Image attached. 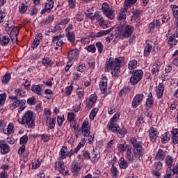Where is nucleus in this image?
Wrapping results in <instances>:
<instances>
[{"instance_id": "b1692460", "label": "nucleus", "mask_w": 178, "mask_h": 178, "mask_svg": "<svg viewBox=\"0 0 178 178\" xmlns=\"http://www.w3.org/2000/svg\"><path fill=\"white\" fill-rule=\"evenodd\" d=\"M165 152L162 149H159L156 154V159L163 161L165 159Z\"/></svg>"}, {"instance_id": "f8f14e48", "label": "nucleus", "mask_w": 178, "mask_h": 178, "mask_svg": "<svg viewBox=\"0 0 178 178\" xmlns=\"http://www.w3.org/2000/svg\"><path fill=\"white\" fill-rule=\"evenodd\" d=\"M0 151L2 155H6L10 152V147L4 140H0Z\"/></svg>"}, {"instance_id": "09e8293b", "label": "nucleus", "mask_w": 178, "mask_h": 178, "mask_svg": "<svg viewBox=\"0 0 178 178\" xmlns=\"http://www.w3.org/2000/svg\"><path fill=\"white\" fill-rule=\"evenodd\" d=\"M133 15H132V19H138L140 17V15H141V10H135L133 11Z\"/></svg>"}, {"instance_id": "9d476101", "label": "nucleus", "mask_w": 178, "mask_h": 178, "mask_svg": "<svg viewBox=\"0 0 178 178\" xmlns=\"http://www.w3.org/2000/svg\"><path fill=\"white\" fill-rule=\"evenodd\" d=\"M31 91L39 95L40 97L42 96L44 93V85L39 84V85H32L31 86Z\"/></svg>"}, {"instance_id": "4be33fe9", "label": "nucleus", "mask_w": 178, "mask_h": 178, "mask_svg": "<svg viewBox=\"0 0 178 178\" xmlns=\"http://www.w3.org/2000/svg\"><path fill=\"white\" fill-rule=\"evenodd\" d=\"M28 3L27 1H24L19 6V12L22 15H24L26 12H27L28 8Z\"/></svg>"}, {"instance_id": "8fccbe9b", "label": "nucleus", "mask_w": 178, "mask_h": 178, "mask_svg": "<svg viewBox=\"0 0 178 178\" xmlns=\"http://www.w3.org/2000/svg\"><path fill=\"white\" fill-rule=\"evenodd\" d=\"M10 74H6L3 79H2V83L3 84H6L7 83H9V81L10 80Z\"/></svg>"}, {"instance_id": "393cba45", "label": "nucleus", "mask_w": 178, "mask_h": 178, "mask_svg": "<svg viewBox=\"0 0 178 178\" xmlns=\"http://www.w3.org/2000/svg\"><path fill=\"white\" fill-rule=\"evenodd\" d=\"M127 7H124L122 10L119 13L118 19L119 20H122L124 22L126 20V13L127 12Z\"/></svg>"}, {"instance_id": "7ed1b4c3", "label": "nucleus", "mask_w": 178, "mask_h": 178, "mask_svg": "<svg viewBox=\"0 0 178 178\" xmlns=\"http://www.w3.org/2000/svg\"><path fill=\"white\" fill-rule=\"evenodd\" d=\"M122 60L119 58H115V61L113 59L110 58L108 61L106 62L105 72H111L113 76H118L120 72V64Z\"/></svg>"}, {"instance_id": "0eeeda50", "label": "nucleus", "mask_w": 178, "mask_h": 178, "mask_svg": "<svg viewBox=\"0 0 178 178\" xmlns=\"http://www.w3.org/2000/svg\"><path fill=\"white\" fill-rule=\"evenodd\" d=\"M81 133H83L84 137H90V124L88 123V121H85L82 124V127L81 129H79L78 134H80Z\"/></svg>"}, {"instance_id": "cd10ccee", "label": "nucleus", "mask_w": 178, "mask_h": 178, "mask_svg": "<svg viewBox=\"0 0 178 178\" xmlns=\"http://www.w3.org/2000/svg\"><path fill=\"white\" fill-rule=\"evenodd\" d=\"M136 3H137V0H125L124 6L125 8H127L128 9H130V8L136 5Z\"/></svg>"}, {"instance_id": "2f4dec72", "label": "nucleus", "mask_w": 178, "mask_h": 178, "mask_svg": "<svg viewBox=\"0 0 178 178\" xmlns=\"http://www.w3.org/2000/svg\"><path fill=\"white\" fill-rule=\"evenodd\" d=\"M13 123H10L8 126L7 130L3 129V133L4 134H12V131H13L14 129Z\"/></svg>"}, {"instance_id": "5701e85b", "label": "nucleus", "mask_w": 178, "mask_h": 178, "mask_svg": "<svg viewBox=\"0 0 178 178\" xmlns=\"http://www.w3.org/2000/svg\"><path fill=\"white\" fill-rule=\"evenodd\" d=\"M127 134V131L124 127H119L116 132V134L119 138H123V137H124V136H126Z\"/></svg>"}, {"instance_id": "de8ad7c7", "label": "nucleus", "mask_w": 178, "mask_h": 178, "mask_svg": "<svg viewBox=\"0 0 178 178\" xmlns=\"http://www.w3.org/2000/svg\"><path fill=\"white\" fill-rule=\"evenodd\" d=\"M170 8H171V9L172 10V13H173L174 17L175 18L177 17V15H178V6H176V5H171Z\"/></svg>"}, {"instance_id": "4d7b16f0", "label": "nucleus", "mask_w": 178, "mask_h": 178, "mask_svg": "<svg viewBox=\"0 0 178 178\" xmlns=\"http://www.w3.org/2000/svg\"><path fill=\"white\" fill-rule=\"evenodd\" d=\"M63 122H65V118L63 115L57 117V123L60 127L63 124Z\"/></svg>"}, {"instance_id": "864d4df0", "label": "nucleus", "mask_w": 178, "mask_h": 178, "mask_svg": "<svg viewBox=\"0 0 178 178\" xmlns=\"http://www.w3.org/2000/svg\"><path fill=\"white\" fill-rule=\"evenodd\" d=\"M28 141H29V136H27V134L23 136L20 138V144H22V145H24V144H27Z\"/></svg>"}, {"instance_id": "6ab92c4d", "label": "nucleus", "mask_w": 178, "mask_h": 178, "mask_svg": "<svg viewBox=\"0 0 178 178\" xmlns=\"http://www.w3.org/2000/svg\"><path fill=\"white\" fill-rule=\"evenodd\" d=\"M52 9H54V0H47V3L44 6V10L47 13H49Z\"/></svg>"}, {"instance_id": "603ef678", "label": "nucleus", "mask_w": 178, "mask_h": 178, "mask_svg": "<svg viewBox=\"0 0 178 178\" xmlns=\"http://www.w3.org/2000/svg\"><path fill=\"white\" fill-rule=\"evenodd\" d=\"M86 49L88 51V52H92V54H95V51H97V48L94 44H90L86 47Z\"/></svg>"}, {"instance_id": "774afa93", "label": "nucleus", "mask_w": 178, "mask_h": 178, "mask_svg": "<svg viewBox=\"0 0 178 178\" xmlns=\"http://www.w3.org/2000/svg\"><path fill=\"white\" fill-rule=\"evenodd\" d=\"M162 166H163V165L161 161H158L154 164V168L156 169V170H162Z\"/></svg>"}, {"instance_id": "c85d7f7f", "label": "nucleus", "mask_w": 178, "mask_h": 178, "mask_svg": "<svg viewBox=\"0 0 178 178\" xmlns=\"http://www.w3.org/2000/svg\"><path fill=\"white\" fill-rule=\"evenodd\" d=\"M108 129L113 133H117L119 129V125L116 123H110L108 124Z\"/></svg>"}, {"instance_id": "aec40b11", "label": "nucleus", "mask_w": 178, "mask_h": 178, "mask_svg": "<svg viewBox=\"0 0 178 178\" xmlns=\"http://www.w3.org/2000/svg\"><path fill=\"white\" fill-rule=\"evenodd\" d=\"M10 42V38H9V36L8 35H4L2 37H0V45L1 47H6L8 44Z\"/></svg>"}, {"instance_id": "680f3d73", "label": "nucleus", "mask_w": 178, "mask_h": 178, "mask_svg": "<svg viewBox=\"0 0 178 178\" xmlns=\"http://www.w3.org/2000/svg\"><path fill=\"white\" fill-rule=\"evenodd\" d=\"M96 47L99 54H102V51H104V45H102V43L101 42H97L96 43Z\"/></svg>"}, {"instance_id": "69168bd1", "label": "nucleus", "mask_w": 178, "mask_h": 178, "mask_svg": "<svg viewBox=\"0 0 178 178\" xmlns=\"http://www.w3.org/2000/svg\"><path fill=\"white\" fill-rule=\"evenodd\" d=\"M163 24V21L161 19V16L158 17L156 19V27H161V25Z\"/></svg>"}, {"instance_id": "4c0bfd02", "label": "nucleus", "mask_w": 178, "mask_h": 178, "mask_svg": "<svg viewBox=\"0 0 178 178\" xmlns=\"http://www.w3.org/2000/svg\"><path fill=\"white\" fill-rule=\"evenodd\" d=\"M152 50V45L147 44L144 50L145 56H148L149 54H151Z\"/></svg>"}, {"instance_id": "5fc2aeb1", "label": "nucleus", "mask_w": 178, "mask_h": 178, "mask_svg": "<svg viewBox=\"0 0 178 178\" xmlns=\"http://www.w3.org/2000/svg\"><path fill=\"white\" fill-rule=\"evenodd\" d=\"M26 102L28 105L33 106V105H35V102H37V101L35 100V97H29L27 99Z\"/></svg>"}, {"instance_id": "412c9836", "label": "nucleus", "mask_w": 178, "mask_h": 178, "mask_svg": "<svg viewBox=\"0 0 178 178\" xmlns=\"http://www.w3.org/2000/svg\"><path fill=\"white\" fill-rule=\"evenodd\" d=\"M79 54H80V52L77 50V49L71 50L68 54L69 59L70 60L76 59V58L79 56Z\"/></svg>"}, {"instance_id": "72a5a7b5", "label": "nucleus", "mask_w": 178, "mask_h": 178, "mask_svg": "<svg viewBox=\"0 0 178 178\" xmlns=\"http://www.w3.org/2000/svg\"><path fill=\"white\" fill-rule=\"evenodd\" d=\"M98 159H99V156L95 154V151H92L90 154V160L92 162H98Z\"/></svg>"}, {"instance_id": "c9c22d12", "label": "nucleus", "mask_w": 178, "mask_h": 178, "mask_svg": "<svg viewBox=\"0 0 178 178\" xmlns=\"http://www.w3.org/2000/svg\"><path fill=\"white\" fill-rule=\"evenodd\" d=\"M26 109V99H21L19 100V108L18 112H23V110Z\"/></svg>"}, {"instance_id": "f704fd0d", "label": "nucleus", "mask_w": 178, "mask_h": 178, "mask_svg": "<svg viewBox=\"0 0 178 178\" xmlns=\"http://www.w3.org/2000/svg\"><path fill=\"white\" fill-rule=\"evenodd\" d=\"M56 123V118H49V128L52 130L55 129V124Z\"/></svg>"}, {"instance_id": "c03bdc74", "label": "nucleus", "mask_w": 178, "mask_h": 178, "mask_svg": "<svg viewBox=\"0 0 178 178\" xmlns=\"http://www.w3.org/2000/svg\"><path fill=\"white\" fill-rule=\"evenodd\" d=\"M80 165L79 163H76L74 164V165L72 168V173H75V175H77L79 172H80Z\"/></svg>"}, {"instance_id": "9b49d317", "label": "nucleus", "mask_w": 178, "mask_h": 178, "mask_svg": "<svg viewBox=\"0 0 178 178\" xmlns=\"http://www.w3.org/2000/svg\"><path fill=\"white\" fill-rule=\"evenodd\" d=\"M9 99H10V102H13V104H10V109H16L17 106H19L20 100L19 99V98H17V96H15V95L9 96Z\"/></svg>"}, {"instance_id": "49530a36", "label": "nucleus", "mask_w": 178, "mask_h": 178, "mask_svg": "<svg viewBox=\"0 0 178 178\" xmlns=\"http://www.w3.org/2000/svg\"><path fill=\"white\" fill-rule=\"evenodd\" d=\"M74 119H76V115L74 114V113H68L67 114V120L68 122H76V120H74Z\"/></svg>"}, {"instance_id": "7c9ffc66", "label": "nucleus", "mask_w": 178, "mask_h": 178, "mask_svg": "<svg viewBox=\"0 0 178 178\" xmlns=\"http://www.w3.org/2000/svg\"><path fill=\"white\" fill-rule=\"evenodd\" d=\"M15 95H14V97H21V98H23V97H24L26 95V93L24 92V91H23V89L22 88H18L16 89L15 90Z\"/></svg>"}, {"instance_id": "338daca9", "label": "nucleus", "mask_w": 178, "mask_h": 178, "mask_svg": "<svg viewBox=\"0 0 178 178\" xmlns=\"http://www.w3.org/2000/svg\"><path fill=\"white\" fill-rule=\"evenodd\" d=\"M68 3L70 9H74V8H76V0H68Z\"/></svg>"}, {"instance_id": "58836bf2", "label": "nucleus", "mask_w": 178, "mask_h": 178, "mask_svg": "<svg viewBox=\"0 0 178 178\" xmlns=\"http://www.w3.org/2000/svg\"><path fill=\"white\" fill-rule=\"evenodd\" d=\"M86 144V139L82 138L81 140V142L79 143L78 146L74 149V152L77 153L79 151H80V148H82V147H84V145Z\"/></svg>"}, {"instance_id": "39448f33", "label": "nucleus", "mask_w": 178, "mask_h": 178, "mask_svg": "<svg viewBox=\"0 0 178 178\" xmlns=\"http://www.w3.org/2000/svg\"><path fill=\"white\" fill-rule=\"evenodd\" d=\"M102 11L110 20L115 19V10L112 9L108 3L105 2L102 4Z\"/></svg>"}, {"instance_id": "3c124183", "label": "nucleus", "mask_w": 178, "mask_h": 178, "mask_svg": "<svg viewBox=\"0 0 178 178\" xmlns=\"http://www.w3.org/2000/svg\"><path fill=\"white\" fill-rule=\"evenodd\" d=\"M6 94L3 93L0 95V106H2L5 104V102L6 101Z\"/></svg>"}, {"instance_id": "bf43d9fd", "label": "nucleus", "mask_w": 178, "mask_h": 178, "mask_svg": "<svg viewBox=\"0 0 178 178\" xmlns=\"http://www.w3.org/2000/svg\"><path fill=\"white\" fill-rule=\"evenodd\" d=\"M10 35H19V28L13 26L10 31Z\"/></svg>"}, {"instance_id": "a19ab883", "label": "nucleus", "mask_w": 178, "mask_h": 178, "mask_svg": "<svg viewBox=\"0 0 178 178\" xmlns=\"http://www.w3.org/2000/svg\"><path fill=\"white\" fill-rule=\"evenodd\" d=\"M42 63L44 65V66H52L51 59L48 57H44L42 60Z\"/></svg>"}, {"instance_id": "4468645a", "label": "nucleus", "mask_w": 178, "mask_h": 178, "mask_svg": "<svg viewBox=\"0 0 178 178\" xmlns=\"http://www.w3.org/2000/svg\"><path fill=\"white\" fill-rule=\"evenodd\" d=\"M42 39V33H38L35 35V38L31 44V48L33 49H35L38 45H40V43L41 42V40Z\"/></svg>"}, {"instance_id": "e2e57ef3", "label": "nucleus", "mask_w": 178, "mask_h": 178, "mask_svg": "<svg viewBox=\"0 0 178 178\" xmlns=\"http://www.w3.org/2000/svg\"><path fill=\"white\" fill-rule=\"evenodd\" d=\"M111 173L113 177H118V168L116 166H115V165H113L111 168Z\"/></svg>"}, {"instance_id": "13d9d810", "label": "nucleus", "mask_w": 178, "mask_h": 178, "mask_svg": "<svg viewBox=\"0 0 178 178\" xmlns=\"http://www.w3.org/2000/svg\"><path fill=\"white\" fill-rule=\"evenodd\" d=\"M63 165H65V163H63V161H58L57 163V166L60 168V172H64V170H66V167H65Z\"/></svg>"}, {"instance_id": "bb28decb", "label": "nucleus", "mask_w": 178, "mask_h": 178, "mask_svg": "<svg viewBox=\"0 0 178 178\" xmlns=\"http://www.w3.org/2000/svg\"><path fill=\"white\" fill-rule=\"evenodd\" d=\"M172 133V139L174 144H178V129H173L171 131Z\"/></svg>"}, {"instance_id": "79ce46f5", "label": "nucleus", "mask_w": 178, "mask_h": 178, "mask_svg": "<svg viewBox=\"0 0 178 178\" xmlns=\"http://www.w3.org/2000/svg\"><path fill=\"white\" fill-rule=\"evenodd\" d=\"M67 152V147L63 146L60 150V154H61L60 158L62 159H65L67 156V154H66Z\"/></svg>"}, {"instance_id": "f3484780", "label": "nucleus", "mask_w": 178, "mask_h": 178, "mask_svg": "<svg viewBox=\"0 0 178 178\" xmlns=\"http://www.w3.org/2000/svg\"><path fill=\"white\" fill-rule=\"evenodd\" d=\"M165 163L167 168H172V166H175V159L173 156L168 155L165 157Z\"/></svg>"}, {"instance_id": "0e129e2a", "label": "nucleus", "mask_w": 178, "mask_h": 178, "mask_svg": "<svg viewBox=\"0 0 178 178\" xmlns=\"http://www.w3.org/2000/svg\"><path fill=\"white\" fill-rule=\"evenodd\" d=\"M154 105V98H147L146 102V106L147 108H151Z\"/></svg>"}, {"instance_id": "423d86ee", "label": "nucleus", "mask_w": 178, "mask_h": 178, "mask_svg": "<svg viewBox=\"0 0 178 178\" xmlns=\"http://www.w3.org/2000/svg\"><path fill=\"white\" fill-rule=\"evenodd\" d=\"M134 31V26L131 25H127L122 27L120 33V38L124 40V38H129Z\"/></svg>"}, {"instance_id": "6e6d98bb", "label": "nucleus", "mask_w": 178, "mask_h": 178, "mask_svg": "<svg viewBox=\"0 0 178 178\" xmlns=\"http://www.w3.org/2000/svg\"><path fill=\"white\" fill-rule=\"evenodd\" d=\"M119 118H120V113H115L114 116L111 119L110 123H115L119 120Z\"/></svg>"}, {"instance_id": "20e7f679", "label": "nucleus", "mask_w": 178, "mask_h": 178, "mask_svg": "<svg viewBox=\"0 0 178 178\" xmlns=\"http://www.w3.org/2000/svg\"><path fill=\"white\" fill-rule=\"evenodd\" d=\"M144 76V72L142 70H136L134 71L131 78L129 83L131 86H136V84H138L140 81H141V79H143V76Z\"/></svg>"}, {"instance_id": "37998d69", "label": "nucleus", "mask_w": 178, "mask_h": 178, "mask_svg": "<svg viewBox=\"0 0 178 178\" xmlns=\"http://www.w3.org/2000/svg\"><path fill=\"white\" fill-rule=\"evenodd\" d=\"M95 17H96V20L99 22V23L104 20V17L102 16V14L99 11H96L95 13Z\"/></svg>"}, {"instance_id": "f257e3e1", "label": "nucleus", "mask_w": 178, "mask_h": 178, "mask_svg": "<svg viewBox=\"0 0 178 178\" xmlns=\"http://www.w3.org/2000/svg\"><path fill=\"white\" fill-rule=\"evenodd\" d=\"M120 144L118 145V151L120 154H124L126 151L125 158L129 162L134 163L133 168H138L140 166V161L144 156V147H143V141H140L138 138L132 137L129 140L130 145H126L124 140H121Z\"/></svg>"}, {"instance_id": "2eb2a0df", "label": "nucleus", "mask_w": 178, "mask_h": 178, "mask_svg": "<svg viewBox=\"0 0 178 178\" xmlns=\"http://www.w3.org/2000/svg\"><path fill=\"white\" fill-rule=\"evenodd\" d=\"M156 96L158 99H161L163 97V91H165V85L163 83H160L156 87Z\"/></svg>"}, {"instance_id": "ddd939ff", "label": "nucleus", "mask_w": 178, "mask_h": 178, "mask_svg": "<svg viewBox=\"0 0 178 178\" xmlns=\"http://www.w3.org/2000/svg\"><path fill=\"white\" fill-rule=\"evenodd\" d=\"M99 87L102 92L105 94L108 91V79L106 76H103L100 81Z\"/></svg>"}, {"instance_id": "a18cd8bd", "label": "nucleus", "mask_w": 178, "mask_h": 178, "mask_svg": "<svg viewBox=\"0 0 178 178\" xmlns=\"http://www.w3.org/2000/svg\"><path fill=\"white\" fill-rule=\"evenodd\" d=\"M159 69H161V67L158 64H154L152 67V73L153 74H158V72H159Z\"/></svg>"}, {"instance_id": "473e14b6", "label": "nucleus", "mask_w": 178, "mask_h": 178, "mask_svg": "<svg viewBox=\"0 0 178 178\" xmlns=\"http://www.w3.org/2000/svg\"><path fill=\"white\" fill-rule=\"evenodd\" d=\"M67 38L68 41H70V42H71L72 44H73L76 41L74 33H73L72 32L69 31L67 33Z\"/></svg>"}, {"instance_id": "1a4fd4ad", "label": "nucleus", "mask_w": 178, "mask_h": 178, "mask_svg": "<svg viewBox=\"0 0 178 178\" xmlns=\"http://www.w3.org/2000/svg\"><path fill=\"white\" fill-rule=\"evenodd\" d=\"M144 99V94L138 93L134 97L131 106L132 108H137V106L141 105V102Z\"/></svg>"}, {"instance_id": "f03ea898", "label": "nucleus", "mask_w": 178, "mask_h": 178, "mask_svg": "<svg viewBox=\"0 0 178 178\" xmlns=\"http://www.w3.org/2000/svg\"><path fill=\"white\" fill-rule=\"evenodd\" d=\"M19 124H22L27 129H34L35 127V118L31 111H26L22 116L21 121L18 120Z\"/></svg>"}, {"instance_id": "ea45409f", "label": "nucleus", "mask_w": 178, "mask_h": 178, "mask_svg": "<svg viewBox=\"0 0 178 178\" xmlns=\"http://www.w3.org/2000/svg\"><path fill=\"white\" fill-rule=\"evenodd\" d=\"M128 67L129 70H133V69H136L137 67V60H132L129 61Z\"/></svg>"}, {"instance_id": "a211bd4d", "label": "nucleus", "mask_w": 178, "mask_h": 178, "mask_svg": "<svg viewBox=\"0 0 178 178\" xmlns=\"http://www.w3.org/2000/svg\"><path fill=\"white\" fill-rule=\"evenodd\" d=\"M168 45L170 47H173L177 44V40H176V35L172 34L171 35L167 40H166Z\"/></svg>"}, {"instance_id": "c756f323", "label": "nucleus", "mask_w": 178, "mask_h": 178, "mask_svg": "<svg viewBox=\"0 0 178 178\" xmlns=\"http://www.w3.org/2000/svg\"><path fill=\"white\" fill-rule=\"evenodd\" d=\"M161 143H163V144H166V143H168V141H169V140H170V134L169 133H164L161 137Z\"/></svg>"}, {"instance_id": "dca6fc26", "label": "nucleus", "mask_w": 178, "mask_h": 178, "mask_svg": "<svg viewBox=\"0 0 178 178\" xmlns=\"http://www.w3.org/2000/svg\"><path fill=\"white\" fill-rule=\"evenodd\" d=\"M97 102V95H91L88 101L86 102L88 109H91L94 104Z\"/></svg>"}, {"instance_id": "a878e982", "label": "nucleus", "mask_w": 178, "mask_h": 178, "mask_svg": "<svg viewBox=\"0 0 178 178\" xmlns=\"http://www.w3.org/2000/svg\"><path fill=\"white\" fill-rule=\"evenodd\" d=\"M119 166L120 169H127L129 163H127V161L124 159V158L121 157L120 159Z\"/></svg>"}, {"instance_id": "052dcab7", "label": "nucleus", "mask_w": 178, "mask_h": 178, "mask_svg": "<svg viewBox=\"0 0 178 178\" xmlns=\"http://www.w3.org/2000/svg\"><path fill=\"white\" fill-rule=\"evenodd\" d=\"M97 113H98V108H95L94 109L92 110L90 114V119H94L97 116Z\"/></svg>"}, {"instance_id": "e433bc0d", "label": "nucleus", "mask_w": 178, "mask_h": 178, "mask_svg": "<svg viewBox=\"0 0 178 178\" xmlns=\"http://www.w3.org/2000/svg\"><path fill=\"white\" fill-rule=\"evenodd\" d=\"M111 31V29L99 31L95 34V37H97V38L99 37H104V35H106V34H109Z\"/></svg>"}, {"instance_id": "6e6552de", "label": "nucleus", "mask_w": 178, "mask_h": 178, "mask_svg": "<svg viewBox=\"0 0 178 178\" xmlns=\"http://www.w3.org/2000/svg\"><path fill=\"white\" fill-rule=\"evenodd\" d=\"M159 136V132L154 127H150L149 129V137L151 143H156V140Z\"/></svg>"}]
</instances>
